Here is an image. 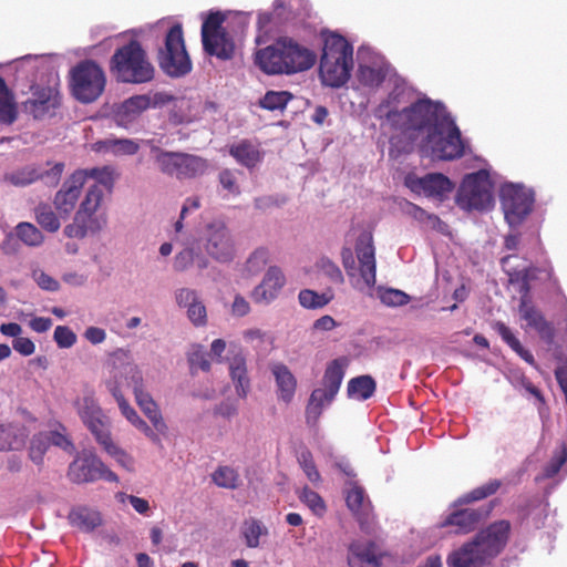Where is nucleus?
Masks as SVG:
<instances>
[{"label": "nucleus", "mask_w": 567, "mask_h": 567, "mask_svg": "<svg viewBox=\"0 0 567 567\" xmlns=\"http://www.w3.org/2000/svg\"><path fill=\"white\" fill-rule=\"evenodd\" d=\"M355 80L367 91H374L385 83L394 84V90L374 114L409 140L421 138V150L425 155L432 159L452 161L464 154L461 132L441 103L420 99L409 107L398 110L405 102V89L398 83L384 56L369 50L360 51Z\"/></svg>", "instance_id": "nucleus-1"}, {"label": "nucleus", "mask_w": 567, "mask_h": 567, "mask_svg": "<svg viewBox=\"0 0 567 567\" xmlns=\"http://www.w3.org/2000/svg\"><path fill=\"white\" fill-rule=\"evenodd\" d=\"M316 53L290 37H280L272 44L256 51L255 62L267 74H295L311 69Z\"/></svg>", "instance_id": "nucleus-2"}, {"label": "nucleus", "mask_w": 567, "mask_h": 567, "mask_svg": "<svg viewBox=\"0 0 567 567\" xmlns=\"http://www.w3.org/2000/svg\"><path fill=\"white\" fill-rule=\"evenodd\" d=\"M509 532L505 520L494 523L447 557L449 567H484L504 548Z\"/></svg>", "instance_id": "nucleus-3"}, {"label": "nucleus", "mask_w": 567, "mask_h": 567, "mask_svg": "<svg viewBox=\"0 0 567 567\" xmlns=\"http://www.w3.org/2000/svg\"><path fill=\"white\" fill-rule=\"evenodd\" d=\"M165 31L164 45L158 50V63L161 69L169 76H183L190 72L192 61L185 48L182 25L172 23L169 19H162L146 28L133 31L135 35L144 30Z\"/></svg>", "instance_id": "nucleus-4"}, {"label": "nucleus", "mask_w": 567, "mask_h": 567, "mask_svg": "<svg viewBox=\"0 0 567 567\" xmlns=\"http://www.w3.org/2000/svg\"><path fill=\"white\" fill-rule=\"evenodd\" d=\"M352 68V45L342 35L326 34L319 68L322 83L331 87L342 86L349 80Z\"/></svg>", "instance_id": "nucleus-5"}, {"label": "nucleus", "mask_w": 567, "mask_h": 567, "mask_svg": "<svg viewBox=\"0 0 567 567\" xmlns=\"http://www.w3.org/2000/svg\"><path fill=\"white\" fill-rule=\"evenodd\" d=\"M355 259L350 248H343L341 251L342 265L350 278L354 289L371 293L377 281V261L372 236L363 233L359 236L355 244Z\"/></svg>", "instance_id": "nucleus-6"}, {"label": "nucleus", "mask_w": 567, "mask_h": 567, "mask_svg": "<svg viewBox=\"0 0 567 567\" xmlns=\"http://www.w3.org/2000/svg\"><path fill=\"white\" fill-rule=\"evenodd\" d=\"M110 70L123 83H146L154 78V66L136 40H131L114 52Z\"/></svg>", "instance_id": "nucleus-7"}, {"label": "nucleus", "mask_w": 567, "mask_h": 567, "mask_svg": "<svg viewBox=\"0 0 567 567\" xmlns=\"http://www.w3.org/2000/svg\"><path fill=\"white\" fill-rule=\"evenodd\" d=\"M102 200L103 193L99 186H89L74 213L72 221L63 229L64 236L83 239L90 234H96L102 230L106 224L105 217L97 213Z\"/></svg>", "instance_id": "nucleus-8"}, {"label": "nucleus", "mask_w": 567, "mask_h": 567, "mask_svg": "<svg viewBox=\"0 0 567 567\" xmlns=\"http://www.w3.org/2000/svg\"><path fill=\"white\" fill-rule=\"evenodd\" d=\"M228 19L220 12L209 13L202 25V41L204 49L210 55L220 60H229L234 55L235 42Z\"/></svg>", "instance_id": "nucleus-9"}, {"label": "nucleus", "mask_w": 567, "mask_h": 567, "mask_svg": "<svg viewBox=\"0 0 567 567\" xmlns=\"http://www.w3.org/2000/svg\"><path fill=\"white\" fill-rule=\"evenodd\" d=\"M493 184L486 169L464 177L456 195V204L464 210H487L494 204Z\"/></svg>", "instance_id": "nucleus-10"}, {"label": "nucleus", "mask_w": 567, "mask_h": 567, "mask_svg": "<svg viewBox=\"0 0 567 567\" xmlns=\"http://www.w3.org/2000/svg\"><path fill=\"white\" fill-rule=\"evenodd\" d=\"M199 239L206 254L220 264L230 262L236 255L234 236L223 218L204 224Z\"/></svg>", "instance_id": "nucleus-11"}, {"label": "nucleus", "mask_w": 567, "mask_h": 567, "mask_svg": "<svg viewBox=\"0 0 567 567\" xmlns=\"http://www.w3.org/2000/svg\"><path fill=\"white\" fill-rule=\"evenodd\" d=\"M105 84L103 69L93 61H83L71 71V92L82 103L94 102L103 93Z\"/></svg>", "instance_id": "nucleus-12"}, {"label": "nucleus", "mask_w": 567, "mask_h": 567, "mask_svg": "<svg viewBox=\"0 0 567 567\" xmlns=\"http://www.w3.org/2000/svg\"><path fill=\"white\" fill-rule=\"evenodd\" d=\"M499 198L506 223L512 228L520 226L534 208V192L520 184L506 183L501 187Z\"/></svg>", "instance_id": "nucleus-13"}, {"label": "nucleus", "mask_w": 567, "mask_h": 567, "mask_svg": "<svg viewBox=\"0 0 567 567\" xmlns=\"http://www.w3.org/2000/svg\"><path fill=\"white\" fill-rule=\"evenodd\" d=\"M155 163L163 174L179 179L196 177L207 168L206 161L198 156L161 150H156Z\"/></svg>", "instance_id": "nucleus-14"}, {"label": "nucleus", "mask_w": 567, "mask_h": 567, "mask_svg": "<svg viewBox=\"0 0 567 567\" xmlns=\"http://www.w3.org/2000/svg\"><path fill=\"white\" fill-rule=\"evenodd\" d=\"M114 362L110 378L106 380V389L111 393L112 384L118 391L124 385L132 388L133 393L145 389L143 372L141 368L131 359L127 351L117 350L113 354Z\"/></svg>", "instance_id": "nucleus-15"}, {"label": "nucleus", "mask_w": 567, "mask_h": 567, "mask_svg": "<svg viewBox=\"0 0 567 567\" xmlns=\"http://www.w3.org/2000/svg\"><path fill=\"white\" fill-rule=\"evenodd\" d=\"M69 476L75 483H87L97 480L118 483V476L92 451H83L76 456L69 467Z\"/></svg>", "instance_id": "nucleus-16"}, {"label": "nucleus", "mask_w": 567, "mask_h": 567, "mask_svg": "<svg viewBox=\"0 0 567 567\" xmlns=\"http://www.w3.org/2000/svg\"><path fill=\"white\" fill-rule=\"evenodd\" d=\"M73 404L82 422L96 441L110 432L109 419L100 408L92 389H84L82 394L74 400Z\"/></svg>", "instance_id": "nucleus-17"}, {"label": "nucleus", "mask_w": 567, "mask_h": 567, "mask_svg": "<svg viewBox=\"0 0 567 567\" xmlns=\"http://www.w3.org/2000/svg\"><path fill=\"white\" fill-rule=\"evenodd\" d=\"M84 175L73 172L54 194L52 205L61 218H69L76 207L83 193Z\"/></svg>", "instance_id": "nucleus-18"}, {"label": "nucleus", "mask_w": 567, "mask_h": 567, "mask_svg": "<svg viewBox=\"0 0 567 567\" xmlns=\"http://www.w3.org/2000/svg\"><path fill=\"white\" fill-rule=\"evenodd\" d=\"M58 82V75L51 74L47 86H31V97L23 102L25 112L41 118L54 110L59 105Z\"/></svg>", "instance_id": "nucleus-19"}, {"label": "nucleus", "mask_w": 567, "mask_h": 567, "mask_svg": "<svg viewBox=\"0 0 567 567\" xmlns=\"http://www.w3.org/2000/svg\"><path fill=\"white\" fill-rule=\"evenodd\" d=\"M64 164L59 163H45V165L38 166H25L21 169L12 172L7 176V179L14 186H27L33 182L41 179L47 185H56L63 173Z\"/></svg>", "instance_id": "nucleus-20"}, {"label": "nucleus", "mask_w": 567, "mask_h": 567, "mask_svg": "<svg viewBox=\"0 0 567 567\" xmlns=\"http://www.w3.org/2000/svg\"><path fill=\"white\" fill-rule=\"evenodd\" d=\"M405 185L419 195L443 200L454 188V184L441 173H431L425 176L409 175Z\"/></svg>", "instance_id": "nucleus-21"}, {"label": "nucleus", "mask_w": 567, "mask_h": 567, "mask_svg": "<svg viewBox=\"0 0 567 567\" xmlns=\"http://www.w3.org/2000/svg\"><path fill=\"white\" fill-rule=\"evenodd\" d=\"M519 317L526 322V328L534 329L539 338L547 344H553L555 329L551 322L546 320L540 310H538L527 296V292L520 298L518 308Z\"/></svg>", "instance_id": "nucleus-22"}, {"label": "nucleus", "mask_w": 567, "mask_h": 567, "mask_svg": "<svg viewBox=\"0 0 567 567\" xmlns=\"http://www.w3.org/2000/svg\"><path fill=\"white\" fill-rule=\"evenodd\" d=\"M286 284L284 272L278 267H269L261 280L251 292L256 303L269 305L276 300Z\"/></svg>", "instance_id": "nucleus-23"}, {"label": "nucleus", "mask_w": 567, "mask_h": 567, "mask_svg": "<svg viewBox=\"0 0 567 567\" xmlns=\"http://www.w3.org/2000/svg\"><path fill=\"white\" fill-rule=\"evenodd\" d=\"M228 371L238 398L245 399L250 390L247 360L241 349L234 348L227 358Z\"/></svg>", "instance_id": "nucleus-24"}, {"label": "nucleus", "mask_w": 567, "mask_h": 567, "mask_svg": "<svg viewBox=\"0 0 567 567\" xmlns=\"http://www.w3.org/2000/svg\"><path fill=\"white\" fill-rule=\"evenodd\" d=\"M151 100L147 95L132 96L115 107L114 118L118 126L128 128L136 118L148 109Z\"/></svg>", "instance_id": "nucleus-25"}, {"label": "nucleus", "mask_w": 567, "mask_h": 567, "mask_svg": "<svg viewBox=\"0 0 567 567\" xmlns=\"http://www.w3.org/2000/svg\"><path fill=\"white\" fill-rule=\"evenodd\" d=\"M350 567H377L379 565V551L371 540L358 539L350 544L348 553Z\"/></svg>", "instance_id": "nucleus-26"}, {"label": "nucleus", "mask_w": 567, "mask_h": 567, "mask_svg": "<svg viewBox=\"0 0 567 567\" xmlns=\"http://www.w3.org/2000/svg\"><path fill=\"white\" fill-rule=\"evenodd\" d=\"M501 264L503 270L509 277V281H522V290H524V292H528V280L530 278L529 262L516 254H508L501 259Z\"/></svg>", "instance_id": "nucleus-27"}, {"label": "nucleus", "mask_w": 567, "mask_h": 567, "mask_svg": "<svg viewBox=\"0 0 567 567\" xmlns=\"http://www.w3.org/2000/svg\"><path fill=\"white\" fill-rule=\"evenodd\" d=\"M97 153L110 154L116 157L134 155L138 152L140 145L132 138L106 137L93 144Z\"/></svg>", "instance_id": "nucleus-28"}, {"label": "nucleus", "mask_w": 567, "mask_h": 567, "mask_svg": "<svg viewBox=\"0 0 567 567\" xmlns=\"http://www.w3.org/2000/svg\"><path fill=\"white\" fill-rule=\"evenodd\" d=\"M111 394L116 401L118 409L122 413V415L137 430H140L142 433H144L147 437H150L152 441L157 442L158 436L154 433L152 427L140 417L137 412L132 408L128 402L125 400L123 392L118 391L114 384H112L111 388Z\"/></svg>", "instance_id": "nucleus-29"}, {"label": "nucleus", "mask_w": 567, "mask_h": 567, "mask_svg": "<svg viewBox=\"0 0 567 567\" xmlns=\"http://www.w3.org/2000/svg\"><path fill=\"white\" fill-rule=\"evenodd\" d=\"M270 371L275 378L278 396L285 402H290L295 395L297 380L292 372L284 363H272Z\"/></svg>", "instance_id": "nucleus-30"}, {"label": "nucleus", "mask_w": 567, "mask_h": 567, "mask_svg": "<svg viewBox=\"0 0 567 567\" xmlns=\"http://www.w3.org/2000/svg\"><path fill=\"white\" fill-rule=\"evenodd\" d=\"M229 153L237 163L246 166L247 168H254L262 159V153L259 145L247 140L231 144L229 146Z\"/></svg>", "instance_id": "nucleus-31"}, {"label": "nucleus", "mask_w": 567, "mask_h": 567, "mask_svg": "<svg viewBox=\"0 0 567 567\" xmlns=\"http://www.w3.org/2000/svg\"><path fill=\"white\" fill-rule=\"evenodd\" d=\"M337 393L323 386L315 389L309 398L306 410L308 422L316 423L323 410L332 403Z\"/></svg>", "instance_id": "nucleus-32"}, {"label": "nucleus", "mask_w": 567, "mask_h": 567, "mask_svg": "<svg viewBox=\"0 0 567 567\" xmlns=\"http://www.w3.org/2000/svg\"><path fill=\"white\" fill-rule=\"evenodd\" d=\"M69 522L73 527L87 533L100 526L102 519L100 513L95 509L78 506L70 512Z\"/></svg>", "instance_id": "nucleus-33"}, {"label": "nucleus", "mask_w": 567, "mask_h": 567, "mask_svg": "<svg viewBox=\"0 0 567 567\" xmlns=\"http://www.w3.org/2000/svg\"><path fill=\"white\" fill-rule=\"evenodd\" d=\"M348 365L349 359L346 357L329 362L322 378L321 386L338 394Z\"/></svg>", "instance_id": "nucleus-34"}, {"label": "nucleus", "mask_w": 567, "mask_h": 567, "mask_svg": "<svg viewBox=\"0 0 567 567\" xmlns=\"http://www.w3.org/2000/svg\"><path fill=\"white\" fill-rule=\"evenodd\" d=\"M346 502L349 509L359 520L367 519L370 513V502L367 499L364 491L354 482H350L347 488Z\"/></svg>", "instance_id": "nucleus-35"}, {"label": "nucleus", "mask_w": 567, "mask_h": 567, "mask_svg": "<svg viewBox=\"0 0 567 567\" xmlns=\"http://www.w3.org/2000/svg\"><path fill=\"white\" fill-rule=\"evenodd\" d=\"M481 517L482 513L476 509H460L451 513L443 523V526L454 527L455 533H467L474 528Z\"/></svg>", "instance_id": "nucleus-36"}, {"label": "nucleus", "mask_w": 567, "mask_h": 567, "mask_svg": "<svg viewBox=\"0 0 567 567\" xmlns=\"http://www.w3.org/2000/svg\"><path fill=\"white\" fill-rule=\"evenodd\" d=\"M134 396L136 403L142 409L144 414L148 417V420L152 422L154 427L158 432H164L167 426L163 420V416L157 404L155 403L151 394L147 391H145V389H143L135 392Z\"/></svg>", "instance_id": "nucleus-37"}, {"label": "nucleus", "mask_w": 567, "mask_h": 567, "mask_svg": "<svg viewBox=\"0 0 567 567\" xmlns=\"http://www.w3.org/2000/svg\"><path fill=\"white\" fill-rule=\"evenodd\" d=\"M104 451L124 470L134 472L135 461L132 455L118 447L111 437V432L104 435V437L96 441Z\"/></svg>", "instance_id": "nucleus-38"}, {"label": "nucleus", "mask_w": 567, "mask_h": 567, "mask_svg": "<svg viewBox=\"0 0 567 567\" xmlns=\"http://www.w3.org/2000/svg\"><path fill=\"white\" fill-rule=\"evenodd\" d=\"M25 433L21 426L12 424L0 425V450H19L23 446Z\"/></svg>", "instance_id": "nucleus-39"}, {"label": "nucleus", "mask_w": 567, "mask_h": 567, "mask_svg": "<svg viewBox=\"0 0 567 567\" xmlns=\"http://www.w3.org/2000/svg\"><path fill=\"white\" fill-rule=\"evenodd\" d=\"M18 115L13 95L8 89L4 80L0 78V122L11 124Z\"/></svg>", "instance_id": "nucleus-40"}, {"label": "nucleus", "mask_w": 567, "mask_h": 567, "mask_svg": "<svg viewBox=\"0 0 567 567\" xmlns=\"http://www.w3.org/2000/svg\"><path fill=\"white\" fill-rule=\"evenodd\" d=\"M37 223L49 233H56L61 227V218L54 207L48 204H40L35 210Z\"/></svg>", "instance_id": "nucleus-41"}, {"label": "nucleus", "mask_w": 567, "mask_h": 567, "mask_svg": "<svg viewBox=\"0 0 567 567\" xmlns=\"http://www.w3.org/2000/svg\"><path fill=\"white\" fill-rule=\"evenodd\" d=\"M333 299L331 289L317 292L312 289H302L298 295L299 303L306 309H320L327 306Z\"/></svg>", "instance_id": "nucleus-42"}, {"label": "nucleus", "mask_w": 567, "mask_h": 567, "mask_svg": "<svg viewBox=\"0 0 567 567\" xmlns=\"http://www.w3.org/2000/svg\"><path fill=\"white\" fill-rule=\"evenodd\" d=\"M375 391V382L370 375L353 378L348 383V394L355 400H367Z\"/></svg>", "instance_id": "nucleus-43"}, {"label": "nucleus", "mask_w": 567, "mask_h": 567, "mask_svg": "<svg viewBox=\"0 0 567 567\" xmlns=\"http://www.w3.org/2000/svg\"><path fill=\"white\" fill-rule=\"evenodd\" d=\"M269 261V250L265 247L256 248L243 266V274L247 277H254L260 274Z\"/></svg>", "instance_id": "nucleus-44"}, {"label": "nucleus", "mask_w": 567, "mask_h": 567, "mask_svg": "<svg viewBox=\"0 0 567 567\" xmlns=\"http://www.w3.org/2000/svg\"><path fill=\"white\" fill-rule=\"evenodd\" d=\"M494 330L502 337V339L526 362L533 364V354L523 348L519 340L515 337L513 331L503 322H495L493 326Z\"/></svg>", "instance_id": "nucleus-45"}, {"label": "nucleus", "mask_w": 567, "mask_h": 567, "mask_svg": "<svg viewBox=\"0 0 567 567\" xmlns=\"http://www.w3.org/2000/svg\"><path fill=\"white\" fill-rule=\"evenodd\" d=\"M494 330L502 337V339L526 362L533 364V354L523 348L519 340L515 337L513 331L503 322H495L493 326Z\"/></svg>", "instance_id": "nucleus-46"}, {"label": "nucleus", "mask_w": 567, "mask_h": 567, "mask_svg": "<svg viewBox=\"0 0 567 567\" xmlns=\"http://www.w3.org/2000/svg\"><path fill=\"white\" fill-rule=\"evenodd\" d=\"M209 353L204 349L203 346L193 344L187 352V361L189 364V369L192 373H195L196 370L209 371L210 370V360Z\"/></svg>", "instance_id": "nucleus-47"}, {"label": "nucleus", "mask_w": 567, "mask_h": 567, "mask_svg": "<svg viewBox=\"0 0 567 567\" xmlns=\"http://www.w3.org/2000/svg\"><path fill=\"white\" fill-rule=\"evenodd\" d=\"M17 237L27 246L38 247L44 241L42 231L31 223H20L16 227Z\"/></svg>", "instance_id": "nucleus-48"}, {"label": "nucleus", "mask_w": 567, "mask_h": 567, "mask_svg": "<svg viewBox=\"0 0 567 567\" xmlns=\"http://www.w3.org/2000/svg\"><path fill=\"white\" fill-rule=\"evenodd\" d=\"M267 527L256 519L246 520L243 527V535L249 548L260 545V537L267 535Z\"/></svg>", "instance_id": "nucleus-49"}, {"label": "nucleus", "mask_w": 567, "mask_h": 567, "mask_svg": "<svg viewBox=\"0 0 567 567\" xmlns=\"http://www.w3.org/2000/svg\"><path fill=\"white\" fill-rule=\"evenodd\" d=\"M76 172L85 173L84 185L89 178L94 179L90 186H99L100 190L104 194L103 188L111 187L113 183L112 169L110 167H96L91 169H78Z\"/></svg>", "instance_id": "nucleus-50"}, {"label": "nucleus", "mask_w": 567, "mask_h": 567, "mask_svg": "<svg viewBox=\"0 0 567 567\" xmlns=\"http://www.w3.org/2000/svg\"><path fill=\"white\" fill-rule=\"evenodd\" d=\"M377 297L386 307H401L410 301V296L404 291L394 288L379 287Z\"/></svg>", "instance_id": "nucleus-51"}, {"label": "nucleus", "mask_w": 567, "mask_h": 567, "mask_svg": "<svg viewBox=\"0 0 567 567\" xmlns=\"http://www.w3.org/2000/svg\"><path fill=\"white\" fill-rule=\"evenodd\" d=\"M318 274L327 277L332 284L341 285L344 280L341 269L329 258L321 257L315 264Z\"/></svg>", "instance_id": "nucleus-52"}, {"label": "nucleus", "mask_w": 567, "mask_h": 567, "mask_svg": "<svg viewBox=\"0 0 567 567\" xmlns=\"http://www.w3.org/2000/svg\"><path fill=\"white\" fill-rule=\"evenodd\" d=\"M216 485L224 488H236L239 482L238 473L229 466H220L213 474Z\"/></svg>", "instance_id": "nucleus-53"}, {"label": "nucleus", "mask_w": 567, "mask_h": 567, "mask_svg": "<svg viewBox=\"0 0 567 567\" xmlns=\"http://www.w3.org/2000/svg\"><path fill=\"white\" fill-rule=\"evenodd\" d=\"M567 461V447L565 443H560L559 446L554 451V454L544 470L542 478H550L554 477L561 466Z\"/></svg>", "instance_id": "nucleus-54"}, {"label": "nucleus", "mask_w": 567, "mask_h": 567, "mask_svg": "<svg viewBox=\"0 0 567 567\" xmlns=\"http://www.w3.org/2000/svg\"><path fill=\"white\" fill-rule=\"evenodd\" d=\"M291 99V95L286 91L275 92L269 91L265 94V96L260 101V105L264 109L270 111L282 110L287 105L288 101Z\"/></svg>", "instance_id": "nucleus-55"}, {"label": "nucleus", "mask_w": 567, "mask_h": 567, "mask_svg": "<svg viewBox=\"0 0 567 567\" xmlns=\"http://www.w3.org/2000/svg\"><path fill=\"white\" fill-rule=\"evenodd\" d=\"M174 299L178 308L184 309L185 312L198 302L202 298L199 293L192 288L182 287L174 291Z\"/></svg>", "instance_id": "nucleus-56"}, {"label": "nucleus", "mask_w": 567, "mask_h": 567, "mask_svg": "<svg viewBox=\"0 0 567 567\" xmlns=\"http://www.w3.org/2000/svg\"><path fill=\"white\" fill-rule=\"evenodd\" d=\"M501 486V482L497 480H493L487 482L486 484L474 488L467 495H464L458 499L460 503H470L473 501H478L485 498L492 494H494Z\"/></svg>", "instance_id": "nucleus-57"}, {"label": "nucleus", "mask_w": 567, "mask_h": 567, "mask_svg": "<svg viewBox=\"0 0 567 567\" xmlns=\"http://www.w3.org/2000/svg\"><path fill=\"white\" fill-rule=\"evenodd\" d=\"M300 501L306 504L316 515H322L326 511L323 499L320 495L308 487H303L299 493Z\"/></svg>", "instance_id": "nucleus-58"}, {"label": "nucleus", "mask_w": 567, "mask_h": 567, "mask_svg": "<svg viewBox=\"0 0 567 567\" xmlns=\"http://www.w3.org/2000/svg\"><path fill=\"white\" fill-rule=\"evenodd\" d=\"M49 445V439L45 436L44 433H40L33 436L29 451L30 458L32 460L33 463H42L43 455L47 452Z\"/></svg>", "instance_id": "nucleus-59"}, {"label": "nucleus", "mask_w": 567, "mask_h": 567, "mask_svg": "<svg viewBox=\"0 0 567 567\" xmlns=\"http://www.w3.org/2000/svg\"><path fill=\"white\" fill-rule=\"evenodd\" d=\"M298 463L301 466L307 478L317 484L320 482V474L313 463L312 455L309 451H301L298 455Z\"/></svg>", "instance_id": "nucleus-60"}, {"label": "nucleus", "mask_w": 567, "mask_h": 567, "mask_svg": "<svg viewBox=\"0 0 567 567\" xmlns=\"http://www.w3.org/2000/svg\"><path fill=\"white\" fill-rule=\"evenodd\" d=\"M118 503L128 502L134 511L141 515L150 516L151 506L147 499L120 492L115 495Z\"/></svg>", "instance_id": "nucleus-61"}, {"label": "nucleus", "mask_w": 567, "mask_h": 567, "mask_svg": "<svg viewBox=\"0 0 567 567\" xmlns=\"http://www.w3.org/2000/svg\"><path fill=\"white\" fill-rule=\"evenodd\" d=\"M185 313L193 326L203 328L207 324V309L202 299L198 302H195V305H193V307H190Z\"/></svg>", "instance_id": "nucleus-62"}, {"label": "nucleus", "mask_w": 567, "mask_h": 567, "mask_svg": "<svg viewBox=\"0 0 567 567\" xmlns=\"http://www.w3.org/2000/svg\"><path fill=\"white\" fill-rule=\"evenodd\" d=\"M195 261V250L193 247L187 246L178 251L174 257V269L184 271L188 269Z\"/></svg>", "instance_id": "nucleus-63"}, {"label": "nucleus", "mask_w": 567, "mask_h": 567, "mask_svg": "<svg viewBox=\"0 0 567 567\" xmlns=\"http://www.w3.org/2000/svg\"><path fill=\"white\" fill-rule=\"evenodd\" d=\"M54 341L60 348H71L76 342L75 333L65 326H58L54 330Z\"/></svg>", "instance_id": "nucleus-64"}]
</instances>
